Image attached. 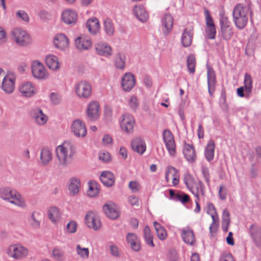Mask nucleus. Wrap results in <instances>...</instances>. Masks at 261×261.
I'll return each instance as SVG.
<instances>
[{"instance_id":"11","label":"nucleus","mask_w":261,"mask_h":261,"mask_svg":"<svg viewBox=\"0 0 261 261\" xmlns=\"http://www.w3.org/2000/svg\"><path fill=\"white\" fill-rule=\"evenodd\" d=\"M85 221L87 226L95 230L100 229L101 223L99 216L95 212H89L85 216Z\"/></svg>"},{"instance_id":"1","label":"nucleus","mask_w":261,"mask_h":261,"mask_svg":"<svg viewBox=\"0 0 261 261\" xmlns=\"http://www.w3.org/2000/svg\"><path fill=\"white\" fill-rule=\"evenodd\" d=\"M252 12L250 8L243 4H238L234 7L233 12V20L236 27L239 30H243L247 24L249 17Z\"/></svg>"},{"instance_id":"41","label":"nucleus","mask_w":261,"mask_h":261,"mask_svg":"<svg viewBox=\"0 0 261 261\" xmlns=\"http://www.w3.org/2000/svg\"><path fill=\"white\" fill-rule=\"evenodd\" d=\"M253 81L251 76L248 73H245L244 79V88H245V97L249 98L252 90Z\"/></svg>"},{"instance_id":"64","label":"nucleus","mask_w":261,"mask_h":261,"mask_svg":"<svg viewBox=\"0 0 261 261\" xmlns=\"http://www.w3.org/2000/svg\"><path fill=\"white\" fill-rule=\"evenodd\" d=\"M6 40V33L3 28L0 27V44L5 43Z\"/></svg>"},{"instance_id":"12","label":"nucleus","mask_w":261,"mask_h":261,"mask_svg":"<svg viewBox=\"0 0 261 261\" xmlns=\"http://www.w3.org/2000/svg\"><path fill=\"white\" fill-rule=\"evenodd\" d=\"M74 44L76 48L79 50H87L91 47L92 41L90 37L81 35L75 39Z\"/></svg>"},{"instance_id":"4","label":"nucleus","mask_w":261,"mask_h":261,"mask_svg":"<svg viewBox=\"0 0 261 261\" xmlns=\"http://www.w3.org/2000/svg\"><path fill=\"white\" fill-rule=\"evenodd\" d=\"M11 35L13 40L20 46H27L31 43L30 35L21 29L15 28L13 29Z\"/></svg>"},{"instance_id":"48","label":"nucleus","mask_w":261,"mask_h":261,"mask_svg":"<svg viewBox=\"0 0 261 261\" xmlns=\"http://www.w3.org/2000/svg\"><path fill=\"white\" fill-rule=\"evenodd\" d=\"M76 253L82 258L87 259L89 256V250L88 248L82 247L80 244L76 246Z\"/></svg>"},{"instance_id":"39","label":"nucleus","mask_w":261,"mask_h":261,"mask_svg":"<svg viewBox=\"0 0 261 261\" xmlns=\"http://www.w3.org/2000/svg\"><path fill=\"white\" fill-rule=\"evenodd\" d=\"M81 182L76 177H72L69 180L68 190L70 194L72 195L77 194L79 192Z\"/></svg>"},{"instance_id":"37","label":"nucleus","mask_w":261,"mask_h":261,"mask_svg":"<svg viewBox=\"0 0 261 261\" xmlns=\"http://www.w3.org/2000/svg\"><path fill=\"white\" fill-rule=\"evenodd\" d=\"M215 144L213 140H210L205 147L204 155L206 160L211 162L214 159L215 153Z\"/></svg>"},{"instance_id":"29","label":"nucleus","mask_w":261,"mask_h":261,"mask_svg":"<svg viewBox=\"0 0 261 261\" xmlns=\"http://www.w3.org/2000/svg\"><path fill=\"white\" fill-rule=\"evenodd\" d=\"M45 63L49 69L54 71L59 70L60 67L57 57L54 55L49 54L46 56Z\"/></svg>"},{"instance_id":"46","label":"nucleus","mask_w":261,"mask_h":261,"mask_svg":"<svg viewBox=\"0 0 261 261\" xmlns=\"http://www.w3.org/2000/svg\"><path fill=\"white\" fill-rule=\"evenodd\" d=\"M104 30L106 33L109 36H113L114 34L115 29L112 20L107 18L104 21Z\"/></svg>"},{"instance_id":"61","label":"nucleus","mask_w":261,"mask_h":261,"mask_svg":"<svg viewBox=\"0 0 261 261\" xmlns=\"http://www.w3.org/2000/svg\"><path fill=\"white\" fill-rule=\"evenodd\" d=\"M128 202L132 206H138L139 205V201L138 198L135 195H131L128 197Z\"/></svg>"},{"instance_id":"20","label":"nucleus","mask_w":261,"mask_h":261,"mask_svg":"<svg viewBox=\"0 0 261 261\" xmlns=\"http://www.w3.org/2000/svg\"><path fill=\"white\" fill-rule=\"evenodd\" d=\"M207 79L208 93L211 96H212L215 90L216 78L214 70L210 67H207Z\"/></svg>"},{"instance_id":"56","label":"nucleus","mask_w":261,"mask_h":261,"mask_svg":"<svg viewBox=\"0 0 261 261\" xmlns=\"http://www.w3.org/2000/svg\"><path fill=\"white\" fill-rule=\"evenodd\" d=\"M201 172L205 180L206 184L208 185L210 184V175L209 172V169L206 167H202Z\"/></svg>"},{"instance_id":"50","label":"nucleus","mask_w":261,"mask_h":261,"mask_svg":"<svg viewBox=\"0 0 261 261\" xmlns=\"http://www.w3.org/2000/svg\"><path fill=\"white\" fill-rule=\"evenodd\" d=\"M190 200L189 196L182 192H178L174 198V201H179L182 204L188 203Z\"/></svg>"},{"instance_id":"30","label":"nucleus","mask_w":261,"mask_h":261,"mask_svg":"<svg viewBox=\"0 0 261 261\" xmlns=\"http://www.w3.org/2000/svg\"><path fill=\"white\" fill-rule=\"evenodd\" d=\"M204 186L201 181L195 182L189 190L196 197L198 200H200L199 194L205 195Z\"/></svg>"},{"instance_id":"9","label":"nucleus","mask_w":261,"mask_h":261,"mask_svg":"<svg viewBox=\"0 0 261 261\" xmlns=\"http://www.w3.org/2000/svg\"><path fill=\"white\" fill-rule=\"evenodd\" d=\"M86 115L88 119L91 121H95L99 119L100 106L98 101L92 100L88 103L86 110Z\"/></svg>"},{"instance_id":"58","label":"nucleus","mask_w":261,"mask_h":261,"mask_svg":"<svg viewBox=\"0 0 261 261\" xmlns=\"http://www.w3.org/2000/svg\"><path fill=\"white\" fill-rule=\"evenodd\" d=\"M16 16L25 22H28L29 21L30 18L28 14L23 11H18L16 13Z\"/></svg>"},{"instance_id":"15","label":"nucleus","mask_w":261,"mask_h":261,"mask_svg":"<svg viewBox=\"0 0 261 261\" xmlns=\"http://www.w3.org/2000/svg\"><path fill=\"white\" fill-rule=\"evenodd\" d=\"M135 123L134 118L129 114H125L121 122V128L127 133H132Z\"/></svg>"},{"instance_id":"57","label":"nucleus","mask_w":261,"mask_h":261,"mask_svg":"<svg viewBox=\"0 0 261 261\" xmlns=\"http://www.w3.org/2000/svg\"><path fill=\"white\" fill-rule=\"evenodd\" d=\"M99 159L105 163H108L111 160L110 154L108 152L99 153Z\"/></svg>"},{"instance_id":"51","label":"nucleus","mask_w":261,"mask_h":261,"mask_svg":"<svg viewBox=\"0 0 261 261\" xmlns=\"http://www.w3.org/2000/svg\"><path fill=\"white\" fill-rule=\"evenodd\" d=\"M184 182L188 189H190L196 182L194 177L188 172L184 175Z\"/></svg>"},{"instance_id":"22","label":"nucleus","mask_w":261,"mask_h":261,"mask_svg":"<svg viewBox=\"0 0 261 261\" xmlns=\"http://www.w3.org/2000/svg\"><path fill=\"white\" fill-rule=\"evenodd\" d=\"M19 91L23 96L27 97L34 96L36 93L35 87L29 82L22 84L19 87Z\"/></svg>"},{"instance_id":"13","label":"nucleus","mask_w":261,"mask_h":261,"mask_svg":"<svg viewBox=\"0 0 261 261\" xmlns=\"http://www.w3.org/2000/svg\"><path fill=\"white\" fill-rule=\"evenodd\" d=\"M221 32L223 38L226 41L229 40L233 34L232 28L230 25V22L226 17H222L220 21Z\"/></svg>"},{"instance_id":"26","label":"nucleus","mask_w":261,"mask_h":261,"mask_svg":"<svg viewBox=\"0 0 261 261\" xmlns=\"http://www.w3.org/2000/svg\"><path fill=\"white\" fill-rule=\"evenodd\" d=\"M103 210L107 216L111 219H115L119 217V212L116 206L113 203L106 204Z\"/></svg>"},{"instance_id":"7","label":"nucleus","mask_w":261,"mask_h":261,"mask_svg":"<svg viewBox=\"0 0 261 261\" xmlns=\"http://www.w3.org/2000/svg\"><path fill=\"white\" fill-rule=\"evenodd\" d=\"M163 138L169 154L171 156H175L176 153V144L172 132L169 129H165L163 132Z\"/></svg>"},{"instance_id":"6","label":"nucleus","mask_w":261,"mask_h":261,"mask_svg":"<svg viewBox=\"0 0 261 261\" xmlns=\"http://www.w3.org/2000/svg\"><path fill=\"white\" fill-rule=\"evenodd\" d=\"M33 76L38 80H44L48 78V72L43 64L39 61H34L31 65Z\"/></svg>"},{"instance_id":"10","label":"nucleus","mask_w":261,"mask_h":261,"mask_svg":"<svg viewBox=\"0 0 261 261\" xmlns=\"http://www.w3.org/2000/svg\"><path fill=\"white\" fill-rule=\"evenodd\" d=\"M30 115L34 122L39 125L45 124L48 119V116L45 114L42 110L39 107H35L31 109Z\"/></svg>"},{"instance_id":"54","label":"nucleus","mask_w":261,"mask_h":261,"mask_svg":"<svg viewBox=\"0 0 261 261\" xmlns=\"http://www.w3.org/2000/svg\"><path fill=\"white\" fill-rule=\"evenodd\" d=\"M110 252L111 254L115 257H119L120 254V251L118 247L114 245L111 244L109 246Z\"/></svg>"},{"instance_id":"63","label":"nucleus","mask_w":261,"mask_h":261,"mask_svg":"<svg viewBox=\"0 0 261 261\" xmlns=\"http://www.w3.org/2000/svg\"><path fill=\"white\" fill-rule=\"evenodd\" d=\"M139 240L136 234L133 233H128L127 236V241L129 244L132 243Z\"/></svg>"},{"instance_id":"47","label":"nucleus","mask_w":261,"mask_h":261,"mask_svg":"<svg viewBox=\"0 0 261 261\" xmlns=\"http://www.w3.org/2000/svg\"><path fill=\"white\" fill-rule=\"evenodd\" d=\"M144 238L146 241V243L153 247L154 245L153 242V237L151 233L150 229L148 226H146L144 227L143 231Z\"/></svg>"},{"instance_id":"35","label":"nucleus","mask_w":261,"mask_h":261,"mask_svg":"<svg viewBox=\"0 0 261 261\" xmlns=\"http://www.w3.org/2000/svg\"><path fill=\"white\" fill-rule=\"evenodd\" d=\"M87 28L91 34L95 35L100 30L98 20L95 17L89 19L87 22Z\"/></svg>"},{"instance_id":"55","label":"nucleus","mask_w":261,"mask_h":261,"mask_svg":"<svg viewBox=\"0 0 261 261\" xmlns=\"http://www.w3.org/2000/svg\"><path fill=\"white\" fill-rule=\"evenodd\" d=\"M66 229L69 233H73L76 231L77 224L74 221H70L66 226Z\"/></svg>"},{"instance_id":"16","label":"nucleus","mask_w":261,"mask_h":261,"mask_svg":"<svg viewBox=\"0 0 261 261\" xmlns=\"http://www.w3.org/2000/svg\"><path fill=\"white\" fill-rule=\"evenodd\" d=\"M15 78L12 74H7L3 77L2 83V88L8 94L13 92L15 88Z\"/></svg>"},{"instance_id":"34","label":"nucleus","mask_w":261,"mask_h":261,"mask_svg":"<svg viewBox=\"0 0 261 261\" xmlns=\"http://www.w3.org/2000/svg\"><path fill=\"white\" fill-rule=\"evenodd\" d=\"M100 179L102 184L107 187L112 186L115 180L114 175L110 171L103 172L100 175Z\"/></svg>"},{"instance_id":"36","label":"nucleus","mask_w":261,"mask_h":261,"mask_svg":"<svg viewBox=\"0 0 261 261\" xmlns=\"http://www.w3.org/2000/svg\"><path fill=\"white\" fill-rule=\"evenodd\" d=\"M181 237L184 241L187 244L193 245L195 241L194 232L189 227L182 230Z\"/></svg>"},{"instance_id":"60","label":"nucleus","mask_w":261,"mask_h":261,"mask_svg":"<svg viewBox=\"0 0 261 261\" xmlns=\"http://www.w3.org/2000/svg\"><path fill=\"white\" fill-rule=\"evenodd\" d=\"M129 188L133 192H137L140 189V185L137 181H131L129 183Z\"/></svg>"},{"instance_id":"5","label":"nucleus","mask_w":261,"mask_h":261,"mask_svg":"<svg viewBox=\"0 0 261 261\" xmlns=\"http://www.w3.org/2000/svg\"><path fill=\"white\" fill-rule=\"evenodd\" d=\"M75 92L79 97L89 99L92 94V87L90 84L85 81L77 82L74 86Z\"/></svg>"},{"instance_id":"18","label":"nucleus","mask_w":261,"mask_h":261,"mask_svg":"<svg viewBox=\"0 0 261 261\" xmlns=\"http://www.w3.org/2000/svg\"><path fill=\"white\" fill-rule=\"evenodd\" d=\"M182 151L184 156L188 162L190 163L195 162L197 155L195 148L192 144L185 142L184 143Z\"/></svg>"},{"instance_id":"25","label":"nucleus","mask_w":261,"mask_h":261,"mask_svg":"<svg viewBox=\"0 0 261 261\" xmlns=\"http://www.w3.org/2000/svg\"><path fill=\"white\" fill-rule=\"evenodd\" d=\"M193 30L188 28H185L182 32L181 41L182 45L185 47H189L193 41Z\"/></svg>"},{"instance_id":"31","label":"nucleus","mask_w":261,"mask_h":261,"mask_svg":"<svg viewBox=\"0 0 261 261\" xmlns=\"http://www.w3.org/2000/svg\"><path fill=\"white\" fill-rule=\"evenodd\" d=\"M126 57L123 53L119 52L117 53L113 59L114 65L117 69L123 70L125 66Z\"/></svg>"},{"instance_id":"44","label":"nucleus","mask_w":261,"mask_h":261,"mask_svg":"<svg viewBox=\"0 0 261 261\" xmlns=\"http://www.w3.org/2000/svg\"><path fill=\"white\" fill-rule=\"evenodd\" d=\"M187 66L190 73L193 74L195 71L196 59L193 55H190L187 60Z\"/></svg>"},{"instance_id":"42","label":"nucleus","mask_w":261,"mask_h":261,"mask_svg":"<svg viewBox=\"0 0 261 261\" xmlns=\"http://www.w3.org/2000/svg\"><path fill=\"white\" fill-rule=\"evenodd\" d=\"M134 13L137 18L142 22L146 21L148 18L147 12L140 7H135L134 8Z\"/></svg>"},{"instance_id":"43","label":"nucleus","mask_w":261,"mask_h":261,"mask_svg":"<svg viewBox=\"0 0 261 261\" xmlns=\"http://www.w3.org/2000/svg\"><path fill=\"white\" fill-rule=\"evenodd\" d=\"M157 236L160 240H164L167 237V232L165 228L156 222H153Z\"/></svg>"},{"instance_id":"19","label":"nucleus","mask_w":261,"mask_h":261,"mask_svg":"<svg viewBox=\"0 0 261 261\" xmlns=\"http://www.w3.org/2000/svg\"><path fill=\"white\" fill-rule=\"evenodd\" d=\"M10 250H12L11 256L16 259H21L25 257L29 253L28 249L20 245L11 246Z\"/></svg>"},{"instance_id":"52","label":"nucleus","mask_w":261,"mask_h":261,"mask_svg":"<svg viewBox=\"0 0 261 261\" xmlns=\"http://www.w3.org/2000/svg\"><path fill=\"white\" fill-rule=\"evenodd\" d=\"M219 261H235V259L230 253L226 252L222 253Z\"/></svg>"},{"instance_id":"17","label":"nucleus","mask_w":261,"mask_h":261,"mask_svg":"<svg viewBox=\"0 0 261 261\" xmlns=\"http://www.w3.org/2000/svg\"><path fill=\"white\" fill-rule=\"evenodd\" d=\"M136 79L135 76L130 72L124 74L121 80V86L125 91H129L135 86Z\"/></svg>"},{"instance_id":"24","label":"nucleus","mask_w":261,"mask_h":261,"mask_svg":"<svg viewBox=\"0 0 261 261\" xmlns=\"http://www.w3.org/2000/svg\"><path fill=\"white\" fill-rule=\"evenodd\" d=\"M207 213L211 215L213 219L212 223L209 228L210 232L212 233L215 231L213 230V228L218 225L217 223L218 222V216L214 205L211 203H209L207 205Z\"/></svg>"},{"instance_id":"28","label":"nucleus","mask_w":261,"mask_h":261,"mask_svg":"<svg viewBox=\"0 0 261 261\" xmlns=\"http://www.w3.org/2000/svg\"><path fill=\"white\" fill-rule=\"evenodd\" d=\"M172 174V184L174 186H177L179 183V175L178 174V172L177 170L173 166H168L166 169L165 171V179L167 182H168L169 178H168V174Z\"/></svg>"},{"instance_id":"23","label":"nucleus","mask_w":261,"mask_h":261,"mask_svg":"<svg viewBox=\"0 0 261 261\" xmlns=\"http://www.w3.org/2000/svg\"><path fill=\"white\" fill-rule=\"evenodd\" d=\"M77 16L76 13L71 9L65 10L62 14L63 21L67 24H74L77 20Z\"/></svg>"},{"instance_id":"33","label":"nucleus","mask_w":261,"mask_h":261,"mask_svg":"<svg viewBox=\"0 0 261 261\" xmlns=\"http://www.w3.org/2000/svg\"><path fill=\"white\" fill-rule=\"evenodd\" d=\"M162 24L164 27L163 32L164 34H168L171 31L173 24V18L169 14H166L162 19Z\"/></svg>"},{"instance_id":"14","label":"nucleus","mask_w":261,"mask_h":261,"mask_svg":"<svg viewBox=\"0 0 261 261\" xmlns=\"http://www.w3.org/2000/svg\"><path fill=\"white\" fill-rule=\"evenodd\" d=\"M71 131L77 137H84L87 134L86 125L80 119H76L73 121Z\"/></svg>"},{"instance_id":"32","label":"nucleus","mask_w":261,"mask_h":261,"mask_svg":"<svg viewBox=\"0 0 261 261\" xmlns=\"http://www.w3.org/2000/svg\"><path fill=\"white\" fill-rule=\"evenodd\" d=\"M132 147L133 150L140 154H142L146 150L145 142L139 138H136L132 141Z\"/></svg>"},{"instance_id":"53","label":"nucleus","mask_w":261,"mask_h":261,"mask_svg":"<svg viewBox=\"0 0 261 261\" xmlns=\"http://www.w3.org/2000/svg\"><path fill=\"white\" fill-rule=\"evenodd\" d=\"M128 104L131 109L134 110H136L139 106V102L135 96H132L130 98Z\"/></svg>"},{"instance_id":"49","label":"nucleus","mask_w":261,"mask_h":261,"mask_svg":"<svg viewBox=\"0 0 261 261\" xmlns=\"http://www.w3.org/2000/svg\"><path fill=\"white\" fill-rule=\"evenodd\" d=\"M53 257L56 261L65 260V255L64 251L60 248H55L52 251Z\"/></svg>"},{"instance_id":"3","label":"nucleus","mask_w":261,"mask_h":261,"mask_svg":"<svg viewBox=\"0 0 261 261\" xmlns=\"http://www.w3.org/2000/svg\"><path fill=\"white\" fill-rule=\"evenodd\" d=\"M0 198L21 208L26 206L22 196L15 189L9 187L0 188Z\"/></svg>"},{"instance_id":"38","label":"nucleus","mask_w":261,"mask_h":261,"mask_svg":"<svg viewBox=\"0 0 261 261\" xmlns=\"http://www.w3.org/2000/svg\"><path fill=\"white\" fill-rule=\"evenodd\" d=\"M49 219L54 224H57L60 220L61 213L60 210L55 206L50 207L48 210Z\"/></svg>"},{"instance_id":"2","label":"nucleus","mask_w":261,"mask_h":261,"mask_svg":"<svg viewBox=\"0 0 261 261\" xmlns=\"http://www.w3.org/2000/svg\"><path fill=\"white\" fill-rule=\"evenodd\" d=\"M57 156L59 165L63 167L69 165L72 161L74 153V147L70 142H65L56 149Z\"/></svg>"},{"instance_id":"62","label":"nucleus","mask_w":261,"mask_h":261,"mask_svg":"<svg viewBox=\"0 0 261 261\" xmlns=\"http://www.w3.org/2000/svg\"><path fill=\"white\" fill-rule=\"evenodd\" d=\"M30 221L31 223V225L34 227L38 228L39 227L40 223L38 220H36V219L35 218V212L32 213Z\"/></svg>"},{"instance_id":"27","label":"nucleus","mask_w":261,"mask_h":261,"mask_svg":"<svg viewBox=\"0 0 261 261\" xmlns=\"http://www.w3.org/2000/svg\"><path fill=\"white\" fill-rule=\"evenodd\" d=\"M97 54L105 57L110 56L112 54L111 47L105 43H98L95 45Z\"/></svg>"},{"instance_id":"45","label":"nucleus","mask_w":261,"mask_h":261,"mask_svg":"<svg viewBox=\"0 0 261 261\" xmlns=\"http://www.w3.org/2000/svg\"><path fill=\"white\" fill-rule=\"evenodd\" d=\"M99 189L98 185L96 182H90L87 194L90 197H94L98 194Z\"/></svg>"},{"instance_id":"40","label":"nucleus","mask_w":261,"mask_h":261,"mask_svg":"<svg viewBox=\"0 0 261 261\" xmlns=\"http://www.w3.org/2000/svg\"><path fill=\"white\" fill-rule=\"evenodd\" d=\"M52 160L51 150L48 147H44L40 151V160L42 165H46Z\"/></svg>"},{"instance_id":"21","label":"nucleus","mask_w":261,"mask_h":261,"mask_svg":"<svg viewBox=\"0 0 261 261\" xmlns=\"http://www.w3.org/2000/svg\"><path fill=\"white\" fill-rule=\"evenodd\" d=\"M54 43L57 48L61 50H65L69 46V41L67 36L63 34L56 35Z\"/></svg>"},{"instance_id":"8","label":"nucleus","mask_w":261,"mask_h":261,"mask_svg":"<svg viewBox=\"0 0 261 261\" xmlns=\"http://www.w3.org/2000/svg\"><path fill=\"white\" fill-rule=\"evenodd\" d=\"M204 12L206 23L205 30L206 37L209 39H214L216 38V29L214 20L209 11L206 8L204 9Z\"/></svg>"},{"instance_id":"59","label":"nucleus","mask_w":261,"mask_h":261,"mask_svg":"<svg viewBox=\"0 0 261 261\" xmlns=\"http://www.w3.org/2000/svg\"><path fill=\"white\" fill-rule=\"evenodd\" d=\"M50 99L54 105H58L61 101V97L60 95L56 93H52L50 94Z\"/></svg>"}]
</instances>
